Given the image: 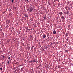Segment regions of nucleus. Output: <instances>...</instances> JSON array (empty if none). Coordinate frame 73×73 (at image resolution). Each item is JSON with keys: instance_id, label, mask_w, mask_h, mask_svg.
Listing matches in <instances>:
<instances>
[{"instance_id": "obj_11", "label": "nucleus", "mask_w": 73, "mask_h": 73, "mask_svg": "<svg viewBox=\"0 0 73 73\" xmlns=\"http://www.w3.org/2000/svg\"><path fill=\"white\" fill-rule=\"evenodd\" d=\"M67 15H69V11H67Z\"/></svg>"}, {"instance_id": "obj_16", "label": "nucleus", "mask_w": 73, "mask_h": 73, "mask_svg": "<svg viewBox=\"0 0 73 73\" xmlns=\"http://www.w3.org/2000/svg\"><path fill=\"white\" fill-rule=\"evenodd\" d=\"M14 0H12L11 1L12 3H13V1H14Z\"/></svg>"}, {"instance_id": "obj_15", "label": "nucleus", "mask_w": 73, "mask_h": 73, "mask_svg": "<svg viewBox=\"0 0 73 73\" xmlns=\"http://www.w3.org/2000/svg\"><path fill=\"white\" fill-rule=\"evenodd\" d=\"M0 69L1 70H3V68H1Z\"/></svg>"}, {"instance_id": "obj_3", "label": "nucleus", "mask_w": 73, "mask_h": 73, "mask_svg": "<svg viewBox=\"0 0 73 73\" xmlns=\"http://www.w3.org/2000/svg\"><path fill=\"white\" fill-rule=\"evenodd\" d=\"M53 34H56V31L55 30H54L53 32Z\"/></svg>"}, {"instance_id": "obj_25", "label": "nucleus", "mask_w": 73, "mask_h": 73, "mask_svg": "<svg viewBox=\"0 0 73 73\" xmlns=\"http://www.w3.org/2000/svg\"><path fill=\"white\" fill-rule=\"evenodd\" d=\"M21 69H22H22H23V68H21Z\"/></svg>"}, {"instance_id": "obj_18", "label": "nucleus", "mask_w": 73, "mask_h": 73, "mask_svg": "<svg viewBox=\"0 0 73 73\" xmlns=\"http://www.w3.org/2000/svg\"><path fill=\"white\" fill-rule=\"evenodd\" d=\"M26 30H28V29L27 28H26Z\"/></svg>"}, {"instance_id": "obj_22", "label": "nucleus", "mask_w": 73, "mask_h": 73, "mask_svg": "<svg viewBox=\"0 0 73 73\" xmlns=\"http://www.w3.org/2000/svg\"><path fill=\"white\" fill-rule=\"evenodd\" d=\"M66 52H68V51L67 50H66Z\"/></svg>"}, {"instance_id": "obj_2", "label": "nucleus", "mask_w": 73, "mask_h": 73, "mask_svg": "<svg viewBox=\"0 0 73 73\" xmlns=\"http://www.w3.org/2000/svg\"><path fill=\"white\" fill-rule=\"evenodd\" d=\"M46 35H45V34L43 36V38H45V37H46Z\"/></svg>"}, {"instance_id": "obj_8", "label": "nucleus", "mask_w": 73, "mask_h": 73, "mask_svg": "<svg viewBox=\"0 0 73 73\" xmlns=\"http://www.w3.org/2000/svg\"><path fill=\"white\" fill-rule=\"evenodd\" d=\"M61 19H64V16H62L61 17Z\"/></svg>"}, {"instance_id": "obj_12", "label": "nucleus", "mask_w": 73, "mask_h": 73, "mask_svg": "<svg viewBox=\"0 0 73 73\" xmlns=\"http://www.w3.org/2000/svg\"><path fill=\"white\" fill-rule=\"evenodd\" d=\"M0 32H2V29H0Z\"/></svg>"}, {"instance_id": "obj_10", "label": "nucleus", "mask_w": 73, "mask_h": 73, "mask_svg": "<svg viewBox=\"0 0 73 73\" xmlns=\"http://www.w3.org/2000/svg\"><path fill=\"white\" fill-rule=\"evenodd\" d=\"M25 17H28V15L27 14H25Z\"/></svg>"}, {"instance_id": "obj_4", "label": "nucleus", "mask_w": 73, "mask_h": 73, "mask_svg": "<svg viewBox=\"0 0 73 73\" xmlns=\"http://www.w3.org/2000/svg\"><path fill=\"white\" fill-rule=\"evenodd\" d=\"M66 36H68L69 35V33H66L65 35Z\"/></svg>"}, {"instance_id": "obj_26", "label": "nucleus", "mask_w": 73, "mask_h": 73, "mask_svg": "<svg viewBox=\"0 0 73 73\" xmlns=\"http://www.w3.org/2000/svg\"><path fill=\"white\" fill-rule=\"evenodd\" d=\"M41 14H42V13H41Z\"/></svg>"}, {"instance_id": "obj_5", "label": "nucleus", "mask_w": 73, "mask_h": 73, "mask_svg": "<svg viewBox=\"0 0 73 73\" xmlns=\"http://www.w3.org/2000/svg\"><path fill=\"white\" fill-rule=\"evenodd\" d=\"M59 14L60 15H62V14H63V13H62V12H60L59 13Z\"/></svg>"}, {"instance_id": "obj_17", "label": "nucleus", "mask_w": 73, "mask_h": 73, "mask_svg": "<svg viewBox=\"0 0 73 73\" xmlns=\"http://www.w3.org/2000/svg\"><path fill=\"white\" fill-rule=\"evenodd\" d=\"M29 62H33V61H31Z\"/></svg>"}, {"instance_id": "obj_9", "label": "nucleus", "mask_w": 73, "mask_h": 73, "mask_svg": "<svg viewBox=\"0 0 73 73\" xmlns=\"http://www.w3.org/2000/svg\"><path fill=\"white\" fill-rule=\"evenodd\" d=\"M67 8H68V6H66V7H65V8L66 9V10H67Z\"/></svg>"}, {"instance_id": "obj_7", "label": "nucleus", "mask_w": 73, "mask_h": 73, "mask_svg": "<svg viewBox=\"0 0 73 73\" xmlns=\"http://www.w3.org/2000/svg\"><path fill=\"white\" fill-rule=\"evenodd\" d=\"M46 35H47V36H49V33H47Z\"/></svg>"}, {"instance_id": "obj_21", "label": "nucleus", "mask_w": 73, "mask_h": 73, "mask_svg": "<svg viewBox=\"0 0 73 73\" xmlns=\"http://www.w3.org/2000/svg\"><path fill=\"white\" fill-rule=\"evenodd\" d=\"M10 58H11V57H9L8 58V59H10Z\"/></svg>"}, {"instance_id": "obj_14", "label": "nucleus", "mask_w": 73, "mask_h": 73, "mask_svg": "<svg viewBox=\"0 0 73 73\" xmlns=\"http://www.w3.org/2000/svg\"><path fill=\"white\" fill-rule=\"evenodd\" d=\"M9 61H10L9 60V61H8V62H7L8 64H9Z\"/></svg>"}, {"instance_id": "obj_1", "label": "nucleus", "mask_w": 73, "mask_h": 73, "mask_svg": "<svg viewBox=\"0 0 73 73\" xmlns=\"http://www.w3.org/2000/svg\"><path fill=\"white\" fill-rule=\"evenodd\" d=\"M30 9L29 10V12H31L33 10V9L32 8L30 7Z\"/></svg>"}, {"instance_id": "obj_13", "label": "nucleus", "mask_w": 73, "mask_h": 73, "mask_svg": "<svg viewBox=\"0 0 73 73\" xmlns=\"http://www.w3.org/2000/svg\"><path fill=\"white\" fill-rule=\"evenodd\" d=\"M43 18L44 19H46V17H43Z\"/></svg>"}, {"instance_id": "obj_23", "label": "nucleus", "mask_w": 73, "mask_h": 73, "mask_svg": "<svg viewBox=\"0 0 73 73\" xmlns=\"http://www.w3.org/2000/svg\"><path fill=\"white\" fill-rule=\"evenodd\" d=\"M27 1L28 2H29V1H28V0H27Z\"/></svg>"}, {"instance_id": "obj_20", "label": "nucleus", "mask_w": 73, "mask_h": 73, "mask_svg": "<svg viewBox=\"0 0 73 73\" xmlns=\"http://www.w3.org/2000/svg\"><path fill=\"white\" fill-rule=\"evenodd\" d=\"M68 9H69V11H70V8H69Z\"/></svg>"}, {"instance_id": "obj_19", "label": "nucleus", "mask_w": 73, "mask_h": 73, "mask_svg": "<svg viewBox=\"0 0 73 73\" xmlns=\"http://www.w3.org/2000/svg\"><path fill=\"white\" fill-rule=\"evenodd\" d=\"M5 57V56H3V59H4V58Z\"/></svg>"}, {"instance_id": "obj_27", "label": "nucleus", "mask_w": 73, "mask_h": 73, "mask_svg": "<svg viewBox=\"0 0 73 73\" xmlns=\"http://www.w3.org/2000/svg\"><path fill=\"white\" fill-rule=\"evenodd\" d=\"M58 68H59V67H58Z\"/></svg>"}, {"instance_id": "obj_6", "label": "nucleus", "mask_w": 73, "mask_h": 73, "mask_svg": "<svg viewBox=\"0 0 73 73\" xmlns=\"http://www.w3.org/2000/svg\"><path fill=\"white\" fill-rule=\"evenodd\" d=\"M36 62V59H35L34 60H33V62H35V63Z\"/></svg>"}, {"instance_id": "obj_24", "label": "nucleus", "mask_w": 73, "mask_h": 73, "mask_svg": "<svg viewBox=\"0 0 73 73\" xmlns=\"http://www.w3.org/2000/svg\"><path fill=\"white\" fill-rule=\"evenodd\" d=\"M28 40H29H29H30L29 39Z\"/></svg>"}]
</instances>
